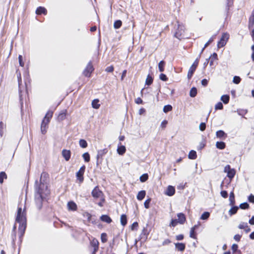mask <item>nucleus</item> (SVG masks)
I'll return each mask as SVG.
<instances>
[{
  "label": "nucleus",
  "mask_w": 254,
  "mask_h": 254,
  "mask_svg": "<svg viewBox=\"0 0 254 254\" xmlns=\"http://www.w3.org/2000/svg\"><path fill=\"white\" fill-rule=\"evenodd\" d=\"M16 222L19 224V229L21 232H24L26 225V212L25 210L22 211V208L20 207L18 208Z\"/></svg>",
  "instance_id": "obj_1"
},
{
  "label": "nucleus",
  "mask_w": 254,
  "mask_h": 254,
  "mask_svg": "<svg viewBox=\"0 0 254 254\" xmlns=\"http://www.w3.org/2000/svg\"><path fill=\"white\" fill-rule=\"evenodd\" d=\"M35 184L36 185L35 188L36 194H41V195L43 196V197H45L50 193V191L48 190L47 186L43 183L41 182L38 185V181H36L35 182Z\"/></svg>",
  "instance_id": "obj_2"
},
{
  "label": "nucleus",
  "mask_w": 254,
  "mask_h": 254,
  "mask_svg": "<svg viewBox=\"0 0 254 254\" xmlns=\"http://www.w3.org/2000/svg\"><path fill=\"white\" fill-rule=\"evenodd\" d=\"M229 38V34L227 33H223L220 41L217 43L218 48L224 47L227 43Z\"/></svg>",
  "instance_id": "obj_3"
},
{
  "label": "nucleus",
  "mask_w": 254,
  "mask_h": 254,
  "mask_svg": "<svg viewBox=\"0 0 254 254\" xmlns=\"http://www.w3.org/2000/svg\"><path fill=\"white\" fill-rule=\"evenodd\" d=\"M92 195L95 198H100L104 201L103 192L99 190L98 187H95L92 191Z\"/></svg>",
  "instance_id": "obj_4"
},
{
  "label": "nucleus",
  "mask_w": 254,
  "mask_h": 254,
  "mask_svg": "<svg viewBox=\"0 0 254 254\" xmlns=\"http://www.w3.org/2000/svg\"><path fill=\"white\" fill-rule=\"evenodd\" d=\"M198 64V60L197 59L195 60L193 64H192L188 73V78L190 79L192 76V75L196 69V68Z\"/></svg>",
  "instance_id": "obj_5"
},
{
  "label": "nucleus",
  "mask_w": 254,
  "mask_h": 254,
  "mask_svg": "<svg viewBox=\"0 0 254 254\" xmlns=\"http://www.w3.org/2000/svg\"><path fill=\"white\" fill-rule=\"evenodd\" d=\"M94 70V68L91 62H89L87 64L85 69L83 71V74L87 77H89L91 75V73Z\"/></svg>",
  "instance_id": "obj_6"
},
{
  "label": "nucleus",
  "mask_w": 254,
  "mask_h": 254,
  "mask_svg": "<svg viewBox=\"0 0 254 254\" xmlns=\"http://www.w3.org/2000/svg\"><path fill=\"white\" fill-rule=\"evenodd\" d=\"M224 172L227 173V177L229 178L230 179H232L234 178L235 175V171L233 169H231L230 165H226L224 170Z\"/></svg>",
  "instance_id": "obj_7"
},
{
  "label": "nucleus",
  "mask_w": 254,
  "mask_h": 254,
  "mask_svg": "<svg viewBox=\"0 0 254 254\" xmlns=\"http://www.w3.org/2000/svg\"><path fill=\"white\" fill-rule=\"evenodd\" d=\"M44 198H45V197H43V196L41 195V194H35V203L37 208L38 209H40L42 207V202Z\"/></svg>",
  "instance_id": "obj_8"
},
{
  "label": "nucleus",
  "mask_w": 254,
  "mask_h": 254,
  "mask_svg": "<svg viewBox=\"0 0 254 254\" xmlns=\"http://www.w3.org/2000/svg\"><path fill=\"white\" fill-rule=\"evenodd\" d=\"M85 166L84 165L82 166L79 171L76 173V176L77 179L80 182H82L83 181V174L85 172Z\"/></svg>",
  "instance_id": "obj_9"
},
{
  "label": "nucleus",
  "mask_w": 254,
  "mask_h": 254,
  "mask_svg": "<svg viewBox=\"0 0 254 254\" xmlns=\"http://www.w3.org/2000/svg\"><path fill=\"white\" fill-rule=\"evenodd\" d=\"M49 123L48 120L46 121L45 119H43L41 126V131L42 134H44L47 132V126Z\"/></svg>",
  "instance_id": "obj_10"
},
{
  "label": "nucleus",
  "mask_w": 254,
  "mask_h": 254,
  "mask_svg": "<svg viewBox=\"0 0 254 254\" xmlns=\"http://www.w3.org/2000/svg\"><path fill=\"white\" fill-rule=\"evenodd\" d=\"M62 155L66 161H68L71 156L70 151L69 150L64 149L62 151Z\"/></svg>",
  "instance_id": "obj_11"
},
{
  "label": "nucleus",
  "mask_w": 254,
  "mask_h": 254,
  "mask_svg": "<svg viewBox=\"0 0 254 254\" xmlns=\"http://www.w3.org/2000/svg\"><path fill=\"white\" fill-rule=\"evenodd\" d=\"M177 216L178 217V221L179 223L184 224L186 220L185 215L182 213H179L177 214Z\"/></svg>",
  "instance_id": "obj_12"
},
{
  "label": "nucleus",
  "mask_w": 254,
  "mask_h": 254,
  "mask_svg": "<svg viewBox=\"0 0 254 254\" xmlns=\"http://www.w3.org/2000/svg\"><path fill=\"white\" fill-rule=\"evenodd\" d=\"M91 245L93 247H94V252L95 253L98 250L99 248V242L98 240L96 239H94L91 241Z\"/></svg>",
  "instance_id": "obj_13"
},
{
  "label": "nucleus",
  "mask_w": 254,
  "mask_h": 254,
  "mask_svg": "<svg viewBox=\"0 0 254 254\" xmlns=\"http://www.w3.org/2000/svg\"><path fill=\"white\" fill-rule=\"evenodd\" d=\"M68 209L70 210L75 211L77 209V205L73 201H69L67 203Z\"/></svg>",
  "instance_id": "obj_14"
},
{
  "label": "nucleus",
  "mask_w": 254,
  "mask_h": 254,
  "mask_svg": "<svg viewBox=\"0 0 254 254\" xmlns=\"http://www.w3.org/2000/svg\"><path fill=\"white\" fill-rule=\"evenodd\" d=\"M36 13L38 15L41 14L42 13L44 14H47V10L44 7L39 6L37 8V9L36 10Z\"/></svg>",
  "instance_id": "obj_15"
},
{
  "label": "nucleus",
  "mask_w": 254,
  "mask_h": 254,
  "mask_svg": "<svg viewBox=\"0 0 254 254\" xmlns=\"http://www.w3.org/2000/svg\"><path fill=\"white\" fill-rule=\"evenodd\" d=\"M100 219L103 222H105L107 223H110L112 222L111 218L107 215H103L100 217Z\"/></svg>",
  "instance_id": "obj_16"
},
{
  "label": "nucleus",
  "mask_w": 254,
  "mask_h": 254,
  "mask_svg": "<svg viewBox=\"0 0 254 254\" xmlns=\"http://www.w3.org/2000/svg\"><path fill=\"white\" fill-rule=\"evenodd\" d=\"M175 188L171 186H169L167 188L166 194L169 196H172L175 193Z\"/></svg>",
  "instance_id": "obj_17"
},
{
  "label": "nucleus",
  "mask_w": 254,
  "mask_h": 254,
  "mask_svg": "<svg viewBox=\"0 0 254 254\" xmlns=\"http://www.w3.org/2000/svg\"><path fill=\"white\" fill-rule=\"evenodd\" d=\"M229 201H230V205L231 206H234L235 203V195L233 191H232L230 193L229 196Z\"/></svg>",
  "instance_id": "obj_18"
},
{
  "label": "nucleus",
  "mask_w": 254,
  "mask_h": 254,
  "mask_svg": "<svg viewBox=\"0 0 254 254\" xmlns=\"http://www.w3.org/2000/svg\"><path fill=\"white\" fill-rule=\"evenodd\" d=\"M126 151V148L125 146L121 145L118 147L117 149V152L120 155H123Z\"/></svg>",
  "instance_id": "obj_19"
},
{
  "label": "nucleus",
  "mask_w": 254,
  "mask_h": 254,
  "mask_svg": "<svg viewBox=\"0 0 254 254\" xmlns=\"http://www.w3.org/2000/svg\"><path fill=\"white\" fill-rule=\"evenodd\" d=\"M146 194V192L145 190H141L138 192L137 195V198L139 200H142Z\"/></svg>",
  "instance_id": "obj_20"
},
{
  "label": "nucleus",
  "mask_w": 254,
  "mask_h": 254,
  "mask_svg": "<svg viewBox=\"0 0 254 254\" xmlns=\"http://www.w3.org/2000/svg\"><path fill=\"white\" fill-rule=\"evenodd\" d=\"M6 127V125L2 122H0V136L2 137L4 133V129Z\"/></svg>",
  "instance_id": "obj_21"
},
{
  "label": "nucleus",
  "mask_w": 254,
  "mask_h": 254,
  "mask_svg": "<svg viewBox=\"0 0 254 254\" xmlns=\"http://www.w3.org/2000/svg\"><path fill=\"white\" fill-rule=\"evenodd\" d=\"M189 158L190 159H195L196 158L197 155L196 151L191 150L189 154Z\"/></svg>",
  "instance_id": "obj_22"
},
{
  "label": "nucleus",
  "mask_w": 254,
  "mask_h": 254,
  "mask_svg": "<svg viewBox=\"0 0 254 254\" xmlns=\"http://www.w3.org/2000/svg\"><path fill=\"white\" fill-rule=\"evenodd\" d=\"M107 150L106 149L100 150L98 151V154L97 155V159H98L100 157H102L104 154H106Z\"/></svg>",
  "instance_id": "obj_23"
},
{
  "label": "nucleus",
  "mask_w": 254,
  "mask_h": 254,
  "mask_svg": "<svg viewBox=\"0 0 254 254\" xmlns=\"http://www.w3.org/2000/svg\"><path fill=\"white\" fill-rule=\"evenodd\" d=\"M176 247L178 251H183L185 249V245L183 243H177L176 244Z\"/></svg>",
  "instance_id": "obj_24"
},
{
  "label": "nucleus",
  "mask_w": 254,
  "mask_h": 254,
  "mask_svg": "<svg viewBox=\"0 0 254 254\" xmlns=\"http://www.w3.org/2000/svg\"><path fill=\"white\" fill-rule=\"evenodd\" d=\"M230 97L228 95H222L221 97V101L224 104H227L229 101Z\"/></svg>",
  "instance_id": "obj_25"
},
{
  "label": "nucleus",
  "mask_w": 254,
  "mask_h": 254,
  "mask_svg": "<svg viewBox=\"0 0 254 254\" xmlns=\"http://www.w3.org/2000/svg\"><path fill=\"white\" fill-rule=\"evenodd\" d=\"M232 206L233 207L229 211V214L230 215H232L236 213L238 209V206Z\"/></svg>",
  "instance_id": "obj_26"
},
{
  "label": "nucleus",
  "mask_w": 254,
  "mask_h": 254,
  "mask_svg": "<svg viewBox=\"0 0 254 254\" xmlns=\"http://www.w3.org/2000/svg\"><path fill=\"white\" fill-rule=\"evenodd\" d=\"M53 112L52 111H49L47 114H46L45 116V118H44V119H45L46 120V121H47V120H48V122H50V119L53 116Z\"/></svg>",
  "instance_id": "obj_27"
},
{
  "label": "nucleus",
  "mask_w": 254,
  "mask_h": 254,
  "mask_svg": "<svg viewBox=\"0 0 254 254\" xmlns=\"http://www.w3.org/2000/svg\"><path fill=\"white\" fill-rule=\"evenodd\" d=\"M216 136L219 138H222L224 136L226 137V134L224 131L222 130H218L216 132Z\"/></svg>",
  "instance_id": "obj_28"
},
{
  "label": "nucleus",
  "mask_w": 254,
  "mask_h": 254,
  "mask_svg": "<svg viewBox=\"0 0 254 254\" xmlns=\"http://www.w3.org/2000/svg\"><path fill=\"white\" fill-rule=\"evenodd\" d=\"M66 116V111H62L58 116V120L59 121H62L64 120Z\"/></svg>",
  "instance_id": "obj_29"
},
{
  "label": "nucleus",
  "mask_w": 254,
  "mask_h": 254,
  "mask_svg": "<svg viewBox=\"0 0 254 254\" xmlns=\"http://www.w3.org/2000/svg\"><path fill=\"white\" fill-rule=\"evenodd\" d=\"M197 94V89L195 87H192L190 92V96L191 97H194Z\"/></svg>",
  "instance_id": "obj_30"
},
{
  "label": "nucleus",
  "mask_w": 254,
  "mask_h": 254,
  "mask_svg": "<svg viewBox=\"0 0 254 254\" xmlns=\"http://www.w3.org/2000/svg\"><path fill=\"white\" fill-rule=\"evenodd\" d=\"M7 178V175L4 172H0V184H2L3 180Z\"/></svg>",
  "instance_id": "obj_31"
},
{
  "label": "nucleus",
  "mask_w": 254,
  "mask_h": 254,
  "mask_svg": "<svg viewBox=\"0 0 254 254\" xmlns=\"http://www.w3.org/2000/svg\"><path fill=\"white\" fill-rule=\"evenodd\" d=\"M121 223L123 226H125L127 223V217L126 215L122 214L121 216Z\"/></svg>",
  "instance_id": "obj_32"
},
{
  "label": "nucleus",
  "mask_w": 254,
  "mask_h": 254,
  "mask_svg": "<svg viewBox=\"0 0 254 254\" xmlns=\"http://www.w3.org/2000/svg\"><path fill=\"white\" fill-rule=\"evenodd\" d=\"M165 62L163 61H161L159 62L158 64V68L160 72H163L164 71V66H165Z\"/></svg>",
  "instance_id": "obj_33"
},
{
  "label": "nucleus",
  "mask_w": 254,
  "mask_h": 254,
  "mask_svg": "<svg viewBox=\"0 0 254 254\" xmlns=\"http://www.w3.org/2000/svg\"><path fill=\"white\" fill-rule=\"evenodd\" d=\"M216 146L217 148L223 149L225 147V144L224 142H217Z\"/></svg>",
  "instance_id": "obj_34"
},
{
  "label": "nucleus",
  "mask_w": 254,
  "mask_h": 254,
  "mask_svg": "<svg viewBox=\"0 0 254 254\" xmlns=\"http://www.w3.org/2000/svg\"><path fill=\"white\" fill-rule=\"evenodd\" d=\"M122 24V22L120 20H116L114 23V27L115 29H119L121 27Z\"/></svg>",
  "instance_id": "obj_35"
},
{
  "label": "nucleus",
  "mask_w": 254,
  "mask_h": 254,
  "mask_svg": "<svg viewBox=\"0 0 254 254\" xmlns=\"http://www.w3.org/2000/svg\"><path fill=\"white\" fill-rule=\"evenodd\" d=\"M79 144L80 146L83 148H85L87 146V143L84 139H80Z\"/></svg>",
  "instance_id": "obj_36"
},
{
  "label": "nucleus",
  "mask_w": 254,
  "mask_h": 254,
  "mask_svg": "<svg viewBox=\"0 0 254 254\" xmlns=\"http://www.w3.org/2000/svg\"><path fill=\"white\" fill-rule=\"evenodd\" d=\"M153 78L150 75H148L145 80V84L148 85H151L153 82Z\"/></svg>",
  "instance_id": "obj_37"
},
{
  "label": "nucleus",
  "mask_w": 254,
  "mask_h": 254,
  "mask_svg": "<svg viewBox=\"0 0 254 254\" xmlns=\"http://www.w3.org/2000/svg\"><path fill=\"white\" fill-rule=\"evenodd\" d=\"M215 36H213L211 37L208 41L205 44L204 47L202 48L201 51V53L203 52V50L206 48L214 40Z\"/></svg>",
  "instance_id": "obj_38"
},
{
  "label": "nucleus",
  "mask_w": 254,
  "mask_h": 254,
  "mask_svg": "<svg viewBox=\"0 0 254 254\" xmlns=\"http://www.w3.org/2000/svg\"><path fill=\"white\" fill-rule=\"evenodd\" d=\"M99 100L94 99L92 102V107L95 109H98L100 107V105L98 104Z\"/></svg>",
  "instance_id": "obj_39"
},
{
  "label": "nucleus",
  "mask_w": 254,
  "mask_h": 254,
  "mask_svg": "<svg viewBox=\"0 0 254 254\" xmlns=\"http://www.w3.org/2000/svg\"><path fill=\"white\" fill-rule=\"evenodd\" d=\"M82 157L86 162H88L90 161V155L88 152L83 153Z\"/></svg>",
  "instance_id": "obj_40"
},
{
  "label": "nucleus",
  "mask_w": 254,
  "mask_h": 254,
  "mask_svg": "<svg viewBox=\"0 0 254 254\" xmlns=\"http://www.w3.org/2000/svg\"><path fill=\"white\" fill-rule=\"evenodd\" d=\"M172 110V107L170 105H167L164 106L163 107V112L165 113L171 111Z\"/></svg>",
  "instance_id": "obj_41"
},
{
  "label": "nucleus",
  "mask_w": 254,
  "mask_h": 254,
  "mask_svg": "<svg viewBox=\"0 0 254 254\" xmlns=\"http://www.w3.org/2000/svg\"><path fill=\"white\" fill-rule=\"evenodd\" d=\"M209 216L210 213L208 212H205L201 215L200 219L202 220H207Z\"/></svg>",
  "instance_id": "obj_42"
},
{
  "label": "nucleus",
  "mask_w": 254,
  "mask_h": 254,
  "mask_svg": "<svg viewBox=\"0 0 254 254\" xmlns=\"http://www.w3.org/2000/svg\"><path fill=\"white\" fill-rule=\"evenodd\" d=\"M148 175L147 174H144L140 177V181L141 182H144L148 179Z\"/></svg>",
  "instance_id": "obj_43"
},
{
  "label": "nucleus",
  "mask_w": 254,
  "mask_h": 254,
  "mask_svg": "<svg viewBox=\"0 0 254 254\" xmlns=\"http://www.w3.org/2000/svg\"><path fill=\"white\" fill-rule=\"evenodd\" d=\"M101 239L102 243H106L107 241V234L106 233H102L101 235Z\"/></svg>",
  "instance_id": "obj_44"
},
{
  "label": "nucleus",
  "mask_w": 254,
  "mask_h": 254,
  "mask_svg": "<svg viewBox=\"0 0 254 254\" xmlns=\"http://www.w3.org/2000/svg\"><path fill=\"white\" fill-rule=\"evenodd\" d=\"M233 81L235 84H239L241 81V78L239 76H235L233 78Z\"/></svg>",
  "instance_id": "obj_45"
},
{
  "label": "nucleus",
  "mask_w": 254,
  "mask_h": 254,
  "mask_svg": "<svg viewBox=\"0 0 254 254\" xmlns=\"http://www.w3.org/2000/svg\"><path fill=\"white\" fill-rule=\"evenodd\" d=\"M83 216L84 218H87L88 221H90L91 218V215L88 212H85L83 213Z\"/></svg>",
  "instance_id": "obj_46"
},
{
  "label": "nucleus",
  "mask_w": 254,
  "mask_h": 254,
  "mask_svg": "<svg viewBox=\"0 0 254 254\" xmlns=\"http://www.w3.org/2000/svg\"><path fill=\"white\" fill-rule=\"evenodd\" d=\"M223 106L222 103L218 102L215 105V110H221L223 109Z\"/></svg>",
  "instance_id": "obj_47"
},
{
  "label": "nucleus",
  "mask_w": 254,
  "mask_h": 254,
  "mask_svg": "<svg viewBox=\"0 0 254 254\" xmlns=\"http://www.w3.org/2000/svg\"><path fill=\"white\" fill-rule=\"evenodd\" d=\"M178 221L177 219H172L170 224V227H175L177 224L178 223Z\"/></svg>",
  "instance_id": "obj_48"
},
{
  "label": "nucleus",
  "mask_w": 254,
  "mask_h": 254,
  "mask_svg": "<svg viewBox=\"0 0 254 254\" xmlns=\"http://www.w3.org/2000/svg\"><path fill=\"white\" fill-rule=\"evenodd\" d=\"M249 207V205L248 203L247 202H244V203H241L240 205V207L241 208V209H247Z\"/></svg>",
  "instance_id": "obj_49"
},
{
  "label": "nucleus",
  "mask_w": 254,
  "mask_h": 254,
  "mask_svg": "<svg viewBox=\"0 0 254 254\" xmlns=\"http://www.w3.org/2000/svg\"><path fill=\"white\" fill-rule=\"evenodd\" d=\"M238 227L240 229H245L246 227H248V224L247 223L242 222L239 224Z\"/></svg>",
  "instance_id": "obj_50"
},
{
  "label": "nucleus",
  "mask_w": 254,
  "mask_h": 254,
  "mask_svg": "<svg viewBox=\"0 0 254 254\" xmlns=\"http://www.w3.org/2000/svg\"><path fill=\"white\" fill-rule=\"evenodd\" d=\"M151 201V199L150 198H149V199H147V200H146L144 203V207L146 208H148L149 207V203Z\"/></svg>",
  "instance_id": "obj_51"
},
{
  "label": "nucleus",
  "mask_w": 254,
  "mask_h": 254,
  "mask_svg": "<svg viewBox=\"0 0 254 254\" xmlns=\"http://www.w3.org/2000/svg\"><path fill=\"white\" fill-rule=\"evenodd\" d=\"M159 78L161 80L164 81H166L168 80V78L167 77L166 75L163 73L160 74Z\"/></svg>",
  "instance_id": "obj_52"
},
{
  "label": "nucleus",
  "mask_w": 254,
  "mask_h": 254,
  "mask_svg": "<svg viewBox=\"0 0 254 254\" xmlns=\"http://www.w3.org/2000/svg\"><path fill=\"white\" fill-rule=\"evenodd\" d=\"M206 128V125L204 123H201L199 126V128L201 131H204Z\"/></svg>",
  "instance_id": "obj_53"
},
{
  "label": "nucleus",
  "mask_w": 254,
  "mask_h": 254,
  "mask_svg": "<svg viewBox=\"0 0 254 254\" xmlns=\"http://www.w3.org/2000/svg\"><path fill=\"white\" fill-rule=\"evenodd\" d=\"M196 227V226H194L193 227L191 228L190 231V237L191 238H194V230Z\"/></svg>",
  "instance_id": "obj_54"
},
{
  "label": "nucleus",
  "mask_w": 254,
  "mask_h": 254,
  "mask_svg": "<svg viewBox=\"0 0 254 254\" xmlns=\"http://www.w3.org/2000/svg\"><path fill=\"white\" fill-rule=\"evenodd\" d=\"M220 194L223 198H227L228 197V193L226 190L221 191Z\"/></svg>",
  "instance_id": "obj_55"
},
{
  "label": "nucleus",
  "mask_w": 254,
  "mask_h": 254,
  "mask_svg": "<svg viewBox=\"0 0 254 254\" xmlns=\"http://www.w3.org/2000/svg\"><path fill=\"white\" fill-rule=\"evenodd\" d=\"M18 60L20 65L21 66H24V63L22 62V56L21 55L19 56Z\"/></svg>",
  "instance_id": "obj_56"
},
{
  "label": "nucleus",
  "mask_w": 254,
  "mask_h": 254,
  "mask_svg": "<svg viewBox=\"0 0 254 254\" xmlns=\"http://www.w3.org/2000/svg\"><path fill=\"white\" fill-rule=\"evenodd\" d=\"M168 124V122L166 120H164L162 122L161 124V127L162 128H164L166 127L167 125Z\"/></svg>",
  "instance_id": "obj_57"
},
{
  "label": "nucleus",
  "mask_w": 254,
  "mask_h": 254,
  "mask_svg": "<svg viewBox=\"0 0 254 254\" xmlns=\"http://www.w3.org/2000/svg\"><path fill=\"white\" fill-rule=\"evenodd\" d=\"M105 70H106V71L108 72H112L114 70V67L112 65L108 66L106 68Z\"/></svg>",
  "instance_id": "obj_58"
},
{
  "label": "nucleus",
  "mask_w": 254,
  "mask_h": 254,
  "mask_svg": "<svg viewBox=\"0 0 254 254\" xmlns=\"http://www.w3.org/2000/svg\"><path fill=\"white\" fill-rule=\"evenodd\" d=\"M201 82L202 85H203V86H206L208 84V80L206 79H203L201 80Z\"/></svg>",
  "instance_id": "obj_59"
},
{
  "label": "nucleus",
  "mask_w": 254,
  "mask_h": 254,
  "mask_svg": "<svg viewBox=\"0 0 254 254\" xmlns=\"http://www.w3.org/2000/svg\"><path fill=\"white\" fill-rule=\"evenodd\" d=\"M248 199L250 202L254 203V195L251 194L249 196Z\"/></svg>",
  "instance_id": "obj_60"
},
{
  "label": "nucleus",
  "mask_w": 254,
  "mask_h": 254,
  "mask_svg": "<svg viewBox=\"0 0 254 254\" xmlns=\"http://www.w3.org/2000/svg\"><path fill=\"white\" fill-rule=\"evenodd\" d=\"M238 246L237 244H233L232 246V250L233 252H235L238 249Z\"/></svg>",
  "instance_id": "obj_61"
},
{
  "label": "nucleus",
  "mask_w": 254,
  "mask_h": 254,
  "mask_svg": "<svg viewBox=\"0 0 254 254\" xmlns=\"http://www.w3.org/2000/svg\"><path fill=\"white\" fill-rule=\"evenodd\" d=\"M241 238V236H240V235H238V234L235 235L234 237V239L237 242L240 241Z\"/></svg>",
  "instance_id": "obj_62"
},
{
  "label": "nucleus",
  "mask_w": 254,
  "mask_h": 254,
  "mask_svg": "<svg viewBox=\"0 0 254 254\" xmlns=\"http://www.w3.org/2000/svg\"><path fill=\"white\" fill-rule=\"evenodd\" d=\"M171 243V241L169 239H166L165 240L163 243H162V245L163 246H165V245H167L168 244H169L170 243Z\"/></svg>",
  "instance_id": "obj_63"
},
{
  "label": "nucleus",
  "mask_w": 254,
  "mask_h": 254,
  "mask_svg": "<svg viewBox=\"0 0 254 254\" xmlns=\"http://www.w3.org/2000/svg\"><path fill=\"white\" fill-rule=\"evenodd\" d=\"M143 102L142 99L140 98H137L136 100H135V103L137 104H142Z\"/></svg>",
  "instance_id": "obj_64"
}]
</instances>
